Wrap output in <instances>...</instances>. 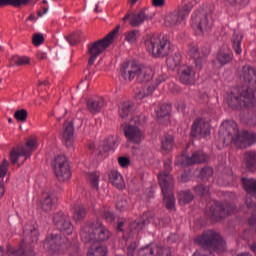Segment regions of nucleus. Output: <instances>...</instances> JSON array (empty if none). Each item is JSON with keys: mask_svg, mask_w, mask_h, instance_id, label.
I'll return each mask as SVG.
<instances>
[{"mask_svg": "<svg viewBox=\"0 0 256 256\" xmlns=\"http://www.w3.org/2000/svg\"><path fill=\"white\" fill-rule=\"evenodd\" d=\"M195 245H198L203 251H208V256L221 255L227 251V243L221 233L215 230H207L202 234L198 235L194 239Z\"/></svg>", "mask_w": 256, "mask_h": 256, "instance_id": "obj_1", "label": "nucleus"}, {"mask_svg": "<svg viewBox=\"0 0 256 256\" xmlns=\"http://www.w3.org/2000/svg\"><path fill=\"white\" fill-rule=\"evenodd\" d=\"M23 240L19 244V248L7 246L8 256H35L33 247L39 242V230L32 225H26L23 232Z\"/></svg>", "mask_w": 256, "mask_h": 256, "instance_id": "obj_2", "label": "nucleus"}, {"mask_svg": "<svg viewBox=\"0 0 256 256\" xmlns=\"http://www.w3.org/2000/svg\"><path fill=\"white\" fill-rule=\"evenodd\" d=\"M222 126L225 127L227 137L223 139L224 145H229V143H234L241 149L243 147H249L256 143V134L249 133L248 131H243L239 134V130L237 129V123L233 120H226L222 123Z\"/></svg>", "mask_w": 256, "mask_h": 256, "instance_id": "obj_3", "label": "nucleus"}, {"mask_svg": "<svg viewBox=\"0 0 256 256\" xmlns=\"http://www.w3.org/2000/svg\"><path fill=\"white\" fill-rule=\"evenodd\" d=\"M143 41L148 53H151L152 57L156 59L167 57L173 51L171 40L165 34H148L144 36Z\"/></svg>", "mask_w": 256, "mask_h": 256, "instance_id": "obj_4", "label": "nucleus"}, {"mask_svg": "<svg viewBox=\"0 0 256 256\" xmlns=\"http://www.w3.org/2000/svg\"><path fill=\"white\" fill-rule=\"evenodd\" d=\"M113 234L99 221L85 223L80 231L83 243H105L109 241Z\"/></svg>", "mask_w": 256, "mask_h": 256, "instance_id": "obj_5", "label": "nucleus"}, {"mask_svg": "<svg viewBox=\"0 0 256 256\" xmlns=\"http://www.w3.org/2000/svg\"><path fill=\"white\" fill-rule=\"evenodd\" d=\"M121 75L125 81H133L136 77L138 83H149L153 80V68L150 66L139 65L137 62H125L121 67Z\"/></svg>", "mask_w": 256, "mask_h": 256, "instance_id": "obj_6", "label": "nucleus"}, {"mask_svg": "<svg viewBox=\"0 0 256 256\" xmlns=\"http://www.w3.org/2000/svg\"><path fill=\"white\" fill-rule=\"evenodd\" d=\"M227 103L234 111H240L245 107L246 109H253L256 107L255 93L251 88H242L240 92H230L227 94Z\"/></svg>", "mask_w": 256, "mask_h": 256, "instance_id": "obj_7", "label": "nucleus"}, {"mask_svg": "<svg viewBox=\"0 0 256 256\" xmlns=\"http://www.w3.org/2000/svg\"><path fill=\"white\" fill-rule=\"evenodd\" d=\"M117 33H119V26L112 30L103 39L88 44V55L90 56V58L88 59V65H93L97 60V57H99V55H101L104 51H107V49L111 47Z\"/></svg>", "mask_w": 256, "mask_h": 256, "instance_id": "obj_8", "label": "nucleus"}, {"mask_svg": "<svg viewBox=\"0 0 256 256\" xmlns=\"http://www.w3.org/2000/svg\"><path fill=\"white\" fill-rule=\"evenodd\" d=\"M191 27L200 31L202 35L211 32L213 29V10L202 8L195 11L191 18Z\"/></svg>", "mask_w": 256, "mask_h": 256, "instance_id": "obj_9", "label": "nucleus"}, {"mask_svg": "<svg viewBox=\"0 0 256 256\" xmlns=\"http://www.w3.org/2000/svg\"><path fill=\"white\" fill-rule=\"evenodd\" d=\"M197 5V0H184V5L178 7L177 11L170 12L165 19L166 25L169 27H177L185 21V17H188L191 10Z\"/></svg>", "mask_w": 256, "mask_h": 256, "instance_id": "obj_10", "label": "nucleus"}, {"mask_svg": "<svg viewBox=\"0 0 256 256\" xmlns=\"http://www.w3.org/2000/svg\"><path fill=\"white\" fill-rule=\"evenodd\" d=\"M237 207L235 204L215 202L210 206L208 215L212 221H221L228 215H233Z\"/></svg>", "mask_w": 256, "mask_h": 256, "instance_id": "obj_11", "label": "nucleus"}, {"mask_svg": "<svg viewBox=\"0 0 256 256\" xmlns=\"http://www.w3.org/2000/svg\"><path fill=\"white\" fill-rule=\"evenodd\" d=\"M37 149V141L28 139L25 146H17L10 152V161L12 165L17 163L19 157H24L23 163L33 155V151Z\"/></svg>", "mask_w": 256, "mask_h": 256, "instance_id": "obj_12", "label": "nucleus"}, {"mask_svg": "<svg viewBox=\"0 0 256 256\" xmlns=\"http://www.w3.org/2000/svg\"><path fill=\"white\" fill-rule=\"evenodd\" d=\"M65 243H67V237H63L61 234H50L46 237L43 246L48 253L59 256L61 251H65Z\"/></svg>", "mask_w": 256, "mask_h": 256, "instance_id": "obj_13", "label": "nucleus"}, {"mask_svg": "<svg viewBox=\"0 0 256 256\" xmlns=\"http://www.w3.org/2000/svg\"><path fill=\"white\" fill-rule=\"evenodd\" d=\"M54 173L58 181H69L71 179V169L65 155H58L53 162Z\"/></svg>", "mask_w": 256, "mask_h": 256, "instance_id": "obj_14", "label": "nucleus"}, {"mask_svg": "<svg viewBox=\"0 0 256 256\" xmlns=\"http://www.w3.org/2000/svg\"><path fill=\"white\" fill-rule=\"evenodd\" d=\"M52 221L58 231L66 233V235H73L74 227L69 215L63 211L56 212L52 216Z\"/></svg>", "mask_w": 256, "mask_h": 256, "instance_id": "obj_15", "label": "nucleus"}, {"mask_svg": "<svg viewBox=\"0 0 256 256\" xmlns=\"http://www.w3.org/2000/svg\"><path fill=\"white\" fill-rule=\"evenodd\" d=\"M168 179L170 181L169 184H167L165 179L162 178L160 180V187L164 197V204L166 209H168V211H173V209H175V195L173 194L175 185H173V179L170 177Z\"/></svg>", "mask_w": 256, "mask_h": 256, "instance_id": "obj_16", "label": "nucleus"}, {"mask_svg": "<svg viewBox=\"0 0 256 256\" xmlns=\"http://www.w3.org/2000/svg\"><path fill=\"white\" fill-rule=\"evenodd\" d=\"M139 256H171V248L159 245H148L138 251Z\"/></svg>", "mask_w": 256, "mask_h": 256, "instance_id": "obj_17", "label": "nucleus"}, {"mask_svg": "<svg viewBox=\"0 0 256 256\" xmlns=\"http://www.w3.org/2000/svg\"><path fill=\"white\" fill-rule=\"evenodd\" d=\"M152 219L153 214H151V212L144 213L141 218H138L130 224V235H139V232L143 231L145 225H149Z\"/></svg>", "mask_w": 256, "mask_h": 256, "instance_id": "obj_18", "label": "nucleus"}, {"mask_svg": "<svg viewBox=\"0 0 256 256\" xmlns=\"http://www.w3.org/2000/svg\"><path fill=\"white\" fill-rule=\"evenodd\" d=\"M209 162V155L203 151H195L191 157H185L182 160V167H190V165H201Z\"/></svg>", "mask_w": 256, "mask_h": 256, "instance_id": "obj_19", "label": "nucleus"}, {"mask_svg": "<svg viewBox=\"0 0 256 256\" xmlns=\"http://www.w3.org/2000/svg\"><path fill=\"white\" fill-rule=\"evenodd\" d=\"M124 135L128 141L139 145L143 139V132L135 125L128 124L124 127Z\"/></svg>", "mask_w": 256, "mask_h": 256, "instance_id": "obj_20", "label": "nucleus"}, {"mask_svg": "<svg viewBox=\"0 0 256 256\" xmlns=\"http://www.w3.org/2000/svg\"><path fill=\"white\" fill-rule=\"evenodd\" d=\"M208 135L209 129L205 126V122L201 119L195 120L191 126L190 136L197 139V137H207Z\"/></svg>", "mask_w": 256, "mask_h": 256, "instance_id": "obj_21", "label": "nucleus"}, {"mask_svg": "<svg viewBox=\"0 0 256 256\" xmlns=\"http://www.w3.org/2000/svg\"><path fill=\"white\" fill-rule=\"evenodd\" d=\"M153 16L147 13L146 9H142L137 13L132 14L130 18L131 27H141L145 23V21H152Z\"/></svg>", "mask_w": 256, "mask_h": 256, "instance_id": "obj_22", "label": "nucleus"}, {"mask_svg": "<svg viewBox=\"0 0 256 256\" xmlns=\"http://www.w3.org/2000/svg\"><path fill=\"white\" fill-rule=\"evenodd\" d=\"M105 105L106 103L103 97L90 98L86 103V107L89 113H92V115H97V113H100L101 109H103Z\"/></svg>", "mask_w": 256, "mask_h": 256, "instance_id": "obj_23", "label": "nucleus"}, {"mask_svg": "<svg viewBox=\"0 0 256 256\" xmlns=\"http://www.w3.org/2000/svg\"><path fill=\"white\" fill-rule=\"evenodd\" d=\"M115 145H117V139L114 136L108 137L98 146V155L107 157L109 151L115 149Z\"/></svg>", "mask_w": 256, "mask_h": 256, "instance_id": "obj_24", "label": "nucleus"}, {"mask_svg": "<svg viewBox=\"0 0 256 256\" xmlns=\"http://www.w3.org/2000/svg\"><path fill=\"white\" fill-rule=\"evenodd\" d=\"M63 142L66 147H73V135L75 133V128L73 126V121H66L63 125Z\"/></svg>", "mask_w": 256, "mask_h": 256, "instance_id": "obj_25", "label": "nucleus"}, {"mask_svg": "<svg viewBox=\"0 0 256 256\" xmlns=\"http://www.w3.org/2000/svg\"><path fill=\"white\" fill-rule=\"evenodd\" d=\"M109 181L116 187L119 191H123L125 189V180H123V176L117 170H110L108 173Z\"/></svg>", "mask_w": 256, "mask_h": 256, "instance_id": "obj_26", "label": "nucleus"}, {"mask_svg": "<svg viewBox=\"0 0 256 256\" xmlns=\"http://www.w3.org/2000/svg\"><path fill=\"white\" fill-rule=\"evenodd\" d=\"M218 63L224 67L233 61V52L228 48H221L216 56Z\"/></svg>", "mask_w": 256, "mask_h": 256, "instance_id": "obj_27", "label": "nucleus"}, {"mask_svg": "<svg viewBox=\"0 0 256 256\" xmlns=\"http://www.w3.org/2000/svg\"><path fill=\"white\" fill-rule=\"evenodd\" d=\"M180 81L184 85H193L195 83V71L193 68L189 66L184 67L180 73Z\"/></svg>", "mask_w": 256, "mask_h": 256, "instance_id": "obj_28", "label": "nucleus"}, {"mask_svg": "<svg viewBox=\"0 0 256 256\" xmlns=\"http://www.w3.org/2000/svg\"><path fill=\"white\" fill-rule=\"evenodd\" d=\"M173 168L171 167V162L166 161L164 163V171L158 175V183L161 186V179H164L166 185H169L171 181H169V178L172 179V185H175V179L173 178V175H171V171Z\"/></svg>", "mask_w": 256, "mask_h": 256, "instance_id": "obj_29", "label": "nucleus"}, {"mask_svg": "<svg viewBox=\"0 0 256 256\" xmlns=\"http://www.w3.org/2000/svg\"><path fill=\"white\" fill-rule=\"evenodd\" d=\"M30 2L31 0H0V9H3V7L21 9V7H27Z\"/></svg>", "mask_w": 256, "mask_h": 256, "instance_id": "obj_30", "label": "nucleus"}, {"mask_svg": "<svg viewBox=\"0 0 256 256\" xmlns=\"http://www.w3.org/2000/svg\"><path fill=\"white\" fill-rule=\"evenodd\" d=\"M246 169L254 173L256 171V152L248 151L244 154Z\"/></svg>", "mask_w": 256, "mask_h": 256, "instance_id": "obj_31", "label": "nucleus"}, {"mask_svg": "<svg viewBox=\"0 0 256 256\" xmlns=\"http://www.w3.org/2000/svg\"><path fill=\"white\" fill-rule=\"evenodd\" d=\"M232 49L235 51L236 55H241L243 49L241 48V43H243V36L239 32H234L231 36Z\"/></svg>", "mask_w": 256, "mask_h": 256, "instance_id": "obj_32", "label": "nucleus"}, {"mask_svg": "<svg viewBox=\"0 0 256 256\" xmlns=\"http://www.w3.org/2000/svg\"><path fill=\"white\" fill-rule=\"evenodd\" d=\"M181 59L182 56L180 52H176L173 55L168 56L166 59L168 69H170V71H175V69L181 65Z\"/></svg>", "mask_w": 256, "mask_h": 256, "instance_id": "obj_33", "label": "nucleus"}, {"mask_svg": "<svg viewBox=\"0 0 256 256\" xmlns=\"http://www.w3.org/2000/svg\"><path fill=\"white\" fill-rule=\"evenodd\" d=\"M87 256H107V247L92 243L88 248Z\"/></svg>", "mask_w": 256, "mask_h": 256, "instance_id": "obj_34", "label": "nucleus"}, {"mask_svg": "<svg viewBox=\"0 0 256 256\" xmlns=\"http://www.w3.org/2000/svg\"><path fill=\"white\" fill-rule=\"evenodd\" d=\"M135 104L131 101L124 102L119 106L118 115L121 119H127Z\"/></svg>", "mask_w": 256, "mask_h": 256, "instance_id": "obj_35", "label": "nucleus"}, {"mask_svg": "<svg viewBox=\"0 0 256 256\" xmlns=\"http://www.w3.org/2000/svg\"><path fill=\"white\" fill-rule=\"evenodd\" d=\"M55 197L49 194L44 200L41 202V209L45 211V213H51L53 208L55 207Z\"/></svg>", "mask_w": 256, "mask_h": 256, "instance_id": "obj_36", "label": "nucleus"}, {"mask_svg": "<svg viewBox=\"0 0 256 256\" xmlns=\"http://www.w3.org/2000/svg\"><path fill=\"white\" fill-rule=\"evenodd\" d=\"M173 145H175V138L172 135H165L161 140V149L166 153L173 150Z\"/></svg>", "mask_w": 256, "mask_h": 256, "instance_id": "obj_37", "label": "nucleus"}, {"mask_svg": "<svg viewBox=\"0 0 256 256\" xmlns=\"http://www.w3.org/2000/svg\"><path fill=\"white\" fill-rule=\"evenodd\" d=\"M188 55L191 57V59H194L196 63V67H199L201 69V60L198 58L199 57V46L197 44H189L188 48ZM198 58V59H197Z\"/></svg>", "mask_w": 256, "mask_h": 256, "instance_id": "obj_38", "label": "nucleus"}, {"mask_svg": "<svg viewBox=\"0 0 256 256\" xmlns=\"http://www.w3.org/2000/svg\"><path fill=\"white\" fill-rule=\"evenodd\" d=\"M245 203L246 207L252 211V217L249 219V225L253 226L256 223V203L253 202V198L251 196H246Z\"/></svg>", "mask_w": 256, "mask_h": 256, "instance_id": "obj_39", "label": "nucleus"}, {"mask_svg": "<svg viewBox=\"0 0 256 256\" xmlns=\"http://www.w3.org/2000/svg\"><path fill=\"white\" fill-rule=\"evenodd\" d=\"M242 184L246 193L256 194V180L253 178H242Z\"/></svg>", "mask_w": 256, "mask_h": 256, "instance_id": "obj_40", "label": "nucleus"}, {"mask_svg": "<svg viewBox=\"0 0 256 256\" xmlns=\"http://www.w3.org/2000/svg\"><path fill=\"white\" fill-rule=\"evenodd\" d=\"M87 215V209L82 205L74 206L73 219L74 221H83Z\"/></svg>", "mask_w": 256, "mask_h": 256, "instance_id": "obj_41", "label": "nucleus"}, {"mask_svg": "<svg viewBox=\"0 0 256 256\" xmlns=\"http://www.w3.org/2000/svg\"><path fill=\"white\" fill-rule=\"evenodd\" d=\"M101 174L98 171L90 172L87 174V179L93 189H99V179Z\"/></svg>", "mask_w": 256, "mask_h": 256, "instance_id": "obj_42", "label": "nucleus"}, {"mask_svg": "<svg viewBox=\"0 0 256 256\" xmlns=\"http://www.w3.org/2000/svg\"><path fill=\"white\" fill-rule=\"evenodd\" d=\"M64 249L69 251L71 255H75V253H79V242L77 240H73L72 242L67 239V242L64 244Z\"/></svg>", "mask_w": 256, "mask_h": 256, "instance_id": "obj_43", "label": "nucleus"}, {"mask_svg": "<svg viewBox=\"0 0 256 256\" xmlns=\"http://www.w3.org/2000/svg\"><path fill=\"white\" fill-rule=\"evenodd\" d=\"M141 37V33L139 30H131L125 34V41L133 45V43H137V40Z\"/></svg>", "mask_w": 256, "mask_h": 256, "instance_id": "obj_44", "label": "nucleus"}, {"mask_svg": "<svg viewBox=\"0 0 256 256\" xmlns=\"http://www.w3.org/2000/svg\"><path fill=\"white\" fill-rule=\"evenodd\" d=\"M170 109L171 106L167 104L160 105L159 109L156 110L157 119H164V117H168Z\"/></svg>", "mask_w": 256, "mask_h": 256, "instance_id": "obj_45", "label": "nucleus"}, {"mask_svg": "<svg viewBox=\"0 0 256 256\" xmlns=\"http://www.w3.org/2000/svg\"><path fill=\"white\" fill-rule=\"evenodd\" d=\"M179 199L184 203V205H187L188 203H191L195 197L190 190H185L179 193Z\"/></svg>", "mask_w": 256, "mask_h": 256, "instance_id": "obj_46", "label": "nucleus"}, {"mask_svg": "<svg viewBox=\"0 0 256 256\" xmlns=\"http://www.w3.org/2000/svg\"><path fill=\"white\" fill-rule=\"evenodd\" d=\"M27 117H29V112H27L25 109L17 110L14 113V119L19 121V123H25V121H27Z\"/></svg>", "mask_w": 256, "mask_h": 256, "instance_id": "obj_47", "label": "nucleus"}, {"mask_svg": "<svg viewBox=\"0 0 256 256\" xmlns=\"http://www.w3.org/2000/svg\"><path fill=\"white\" fill-rule=\"evenodd\" d=\"M81 32H73L72 34L66 36V41L70 43V45H77L81 41Z\"/></svg>", "mask_w": 256, "mask_h": 256, "instance_id": "obj_48", "label": "nucleus"}, {"mask_svg": "<svg viewBox=\"0 0 256 256\" xmlns=\"http://www.w3.org/2000/svg\"><path fill=\"white\" fill-rule=\"evenodd\" d=\"M13 61L16 67H23V65H29L30 59L27 56H13Z\"/></svg>", "mask_w": 256, "mask_h": 256, "instance_id": "obj_49", "label": "nucleus"}, {"mask_svg": "<svg viewBox=\"0 0 256 256\" xmlns=\"http://www.w3.org/2000/svg\"><path fill=\"white\" fill-rule=\"evenodd\" d=\"M194 191L196 195H199V197H205V195H209V187L199 184L194 187Z\"/></svg>", "mask_w": 256, "mask_h": 256, "instance_id": "obj_50", "label": "nucleus"}, {"mask_svg": "<svg viewBox=\"0 0 256 256\" xmlns=\"http://www.w3.org/2000/svg\"><path fill=\"white\" fill-rule=\"evenodd\" d=\"M7 171H9V162L7 161V159H4L0 164V181H3V179H5Z\"/></svg>", "mask_w": 256, "mask_h": 256, "instance_id": "obj_51", "label": "nucleus"}, {"mask_svg": "<svg viewBox=\"0 0 256 256\" xmlns=\"http://www.w3.org/2000/svg\"><path fill=\"white\" fill-rule=\"evenodd\" d=\"M226 3H229L232 7L239 9L240 7H245L249 4V0H225Z\"/></svg>", "mask_w": 256, "mask_h": 256, "instance_id": "obj_52", "label": "nucleus"}, {"mask_svg": "<svg viewBox=\"0 0 256 256\" xmlns=\"http://www.w3.org/2000/svg\"><path fill=\"white\" fill-rule=\"evenodd\" d=\"M102 218L106 223H113L115 221V213H113V211L104 210Z\"/></svg>", "mask_w": 256, "mask_h": 256, "instance_id": "obj_53", "label": "nucleus"}, {"mask_svg": "<svg viewBox=\"0 0 256 256\" xmlns=\"http://www.w3.org/2000/svg\"><path fill=\"white\" fill-rule=\"evenodd\" d=\"M45 41V37H43V34H34L32 37V43L35 47H39V45H43Z\"/></svg>", "mask_w": 256, "mask_h": 256, "instance_id": "obj_54", "label": "nucleus"}, {"mask_svg": "<svg viewBox=\"0 0 256 256\" xmlns=\"http://www.w3.org/2000/svg\"><path fill=\"white\" fill-rule=\"evenodd\" d=\"M200 175L202 179H209V177H213V168L209 166L202 168Z\"/></svg>", "mask_w": 256, "mask_h": 256, "instance_id": "obj_55", "label": "nucleus"}, {"mask_svg": "<svg viewBox=\"0 0 256 256\" xmlns=\"http://www.w3.org/2000/svg\"><path fill=\"white\" fill-rule=\"evenodd\" d=\"M137 251V242L133 241L127 246V256H135Z\"/></svg>", "mask_w": 256, "mask_h": 256, "instance_id": "obj_56", "label": "nucleus"}, {"mask_svg": "<svg viewBox=\"0 0 256 256\" xmlns=\"http://www.w3.org/2000/svg\"><path fill=\"white\" fill-rule=\"evenodd\" d=\"M65 115H67V109H65L63 107L55 110V112H54V116L56 117L57 121H60L61 119H63V117H65Z\"/></svg>", "mask_w": 256, "mask_h": 256, "instance_id": "obj_57", "label": "nucleus"}, {"mask_svg": "<svg viewBox=\"0 0 256 256\" xmlns=\"http://www.w3.org/2000/svg\"><path fill=\"white\" fill-rule=\"evenodd\" d=\"M116 207L119 211H125L129 207V203L127 202L126 199L121 198L117 204Z\"/></svg>", "mask_w": 256, "mask_h": 256, "instance_id": "obj_58", "label": "nucleus"}, {"mask_svg": "<svg viewBox=\"0 0 256 256\" xmlns=\"http://www.w3.org/2000/svg\"><path fill=\"white\" fill-rule=\"evenodd\" d=\"M118 163H119L120 167L125 168V167H129L131 160H129V158H127V157L122 156V157L118 158Z\"/></svg>", "mask_w": 256, "mask_h": 256, "instance_id": "obj_59", "label": "nucleus"}, {"mask_svg": "<svg viewBox=\"0 0 256 256\" xmlns=\"http://www.w3.org/2000/svg\"><path fill=\"white\" fill-rule=\"evenodd\" d=\"M165 81H167L166 74H161L155 79V86L159 87V85H161V83H165Z\"/></svg>", "mask_w": 256, "mask_h": 256, "instance_id": "obj_60", "label": "nucleus"}, {"mask_svg": "<svg viewBox=\"0 0 256 256\" xmlns=\"http://www.w3.org/2000/svg\"><path fill=\"white\" fill-rule=\"evenodd\" d=\"M171 223V218L169 216H165L162 219H159V226L160 227H167Z\"/></svg>", "mask_w": 256, "mask_h": 256, "instance_id": "obj_61", "label": "nucleus"}, {"mask_svg": "<svg viewBox=\"0 0 256 256\" xmlns=\"http://www.w3.org/2000/svg\"><path fill=\"white\" fill-rule=\"evenodd\" d=\"M155 89H157L156 85H150L146 88L144 92L146 93V96L149 97V95H153V92L155 91Z\"/></svg>", "mask_w": 256, "mask_h": 256, "instance_id": "obj_62", "label": "nucleus"}, {"mask_svg": "<svg viewBox=\"0 0 256 256\" xmlns=\"http://www.w3.org/2000/svg\"><path fill=\"white\" fill-rule=\"evenodd\" d=\"M145 97H147V94L143 90H139L135 93V99H139L141 101L142 99H145Z\"/></svg>", "mask_w": 256, "mask_h": 256, "instance_id": "obj_63", "label": "nucleus"}, {"mask_svg": "<svg viewBox=\"0 0 256 256\" xmlns=\"http://www.w3.org/2000/svg\"><path fill=\"white\" fill-rule=\"evenodd\" d=\"M153 7H163L165 5V0H152Z\"/></svg>", "mask_w": 256, "mask_h": 256, "instance_id": "obj_64", "label": "nucleus"}]
</instances>
